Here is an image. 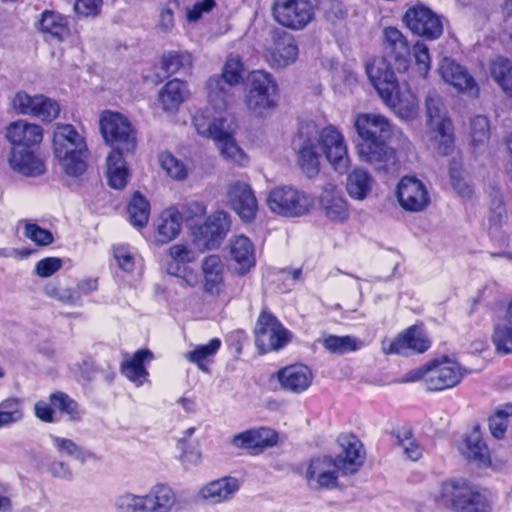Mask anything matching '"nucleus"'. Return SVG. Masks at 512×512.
Returning a JSON list of instances; mask_svg holds the SVG:
<instances>
[{
	"mask_svg": "<svg viewBox=\"0 0 512 512\" xmlns=\"http://www.w3.org/2000/svg\"><path fill=\"white\" fill-rule=\"evenodd\" d=\"M254 344L260 355L278 352L292 340V333L265 306L261 309L254 329Z\"/></svg>",
	"mask_w": 512,
	"mask_h": 512,
	"instance_id": "9b49d317",
	"label": "nucleus"
},
{
	"mask_svg": "<svg viewBox=\"0 0 512 512\" xmlns=\"http://www.w3.org/2000/svg\"><path fill=\"white\" fill-rule=\"evenodd\" d=\"M439 73L442 79L453 86L459 93L477 98L480 88L475 78L468 72L467 68L457 63L450 57H444L439 64Z\"/></svg>",
	"mask_w": 512,
	"mask_h": 512,
	"instance_id": "393cba45",
	"label": "nucleus"
},
{
	"mask_svg": "<svg viewBox=\"0 0 512 512\" xmlns=\"http://www.w3.org/2000/svg\"><path fill=\"white\" fill-rule=\"evenodd\" d=\"M40 30L50 34L58 41H63L70 35L67 17L52 10H44L40 18Z\"/></svg>",
	"mask_w": 512,
	"mask_h": 512,
	"instance_id": "ea45409f",
	"label": "nucleus"
},
{
	"mask_svg": "<svg viewBox=\"0 0 512 512\" xmlns=\"http://www.w3.org/2000/svg\"><path fill=\"white\" fill-rule=\"evenodd\" d=\"M323 346L333 354L343 355L360 350L363 342L350 335H329L323 340Z\"/></svg>",
	"mask_w": 512,
	"mask_h": 512,
	"instance_id": "49530a36",
	"label": "nucleus"
},
{
	"mask_svg": "<svg viewBox=\"0 0 512 512\" xmlns=\"http://www.w3.org/2000/svg\"><path fill=\"white\" fill-rule=\"evenodd\" d=\"M267 204L274 213L283 216L299 217L307 214L313 206V200L304 192L290 186L272 189Z\"/></svg>",
	"mask_w": 512,
	"mask_h": 512,
	"instance_id": "f3484780",
	"label": "nucleus"
},
{
	"mask_svg": "<svg viewBox=\"0 0 512 512\" xmlns=\"http://www.w3.org/2000/svg\"><path fill=\"white\" fill-rule=\"evenodd\" d=\"M492 343L499 354H512V299L508 302L503 319L493 327Z\"/></svg>",
	"mask_w": 512,
	"mask_h": 512,
	"instance_id": "e433bc0d",
	"label": "nucleus"
},
{
	"mask_svg": "<svg viewBox=\"0 0 512 512\" xmlns=\"http://www.w3.org/2000/svg\"><path fill=\"white\" fill-rule=\"evenodd\" d=\"M239 488L240 483L237 478L225 476L204 485L200 489L199 495L212 504H220L232 499Z\"/></svg>",
	"mask_w": 512,
	"mask_h": 512,
	"instance_id": "c85d7f7f",
	"label": "nucleus"
},
{
	"mask_svg": "<svg viewBox=\"0 0 512 512\" xmlns=\"http://www.w3.org/2000/svg\"><path fill=\"white\" fill-rule=\"evenodd\" d=\"M12 107L18 114L30 115L51 122L59 116V104L39 94L31 96L25 91L17 92L12 99Z\"/></svg>",
	"mask_w": 512,
	"mask_h": 512,
	"instance_id": "4be33fe9",
	"label": "nucleus"
},
{
	"mask_svg": "<svg viewBox=\"0 0 512 512\" xmlns=\"http://www.w3.org/2000/svg\"><path fill=\"white\" fill-rule=\"evenodd\" d=\"M481 301H482V293H479L476 297H474L471 300L470 309L468 311L469 315H473L477 311L478 305L481 303Z\"/></svg>",
	"mask_w": 512,
	"mask_h": 512,
	"instance_id": "774afa93",
	"label": "nucleus"
},
{
	"mask_svg": "<svg viewBox=\"0 0 512 512\" xmlns=\"http://www.w3.org/2000/svg\"><path fill=\"white\" fill-rule=\"evenodd\" d=\"M116 508L120 512H145L142 495L126 493L118 497Z\"/></svg>",
	"mask_w": 512,
	"mask_h": 512,
	"instance_id": "bf43d9fd",
	"label": "nucleus"
},
{
	"mask_svg": "<svg viewBox=\"0 0 512 512\" xmlns=\"http://www.w3.org/2000/svg\"><path fill=\"white\" fill-rule=\"evenodd\" d=\"M471 141L474 146L488 140L490 137L489 119L483 115L475 116L470 123Z\"/></svg>",
	"mask_w": 512,
	"mask_h": 512,
	"instance_id": "6e6d98bb",
	"label": "nucleus"
},
{
	"mask_svg": "<svg viewBox=\"0 0 512 512\" xmlns=\"http://www.w3.org/2000/svg\"><path fill=\"white\" fill-rule=\"evenodd\" d=\"M506 216V207L502 195L498 190L491 193L490 214L488 217L489 229L499 228Z\"/></svg>",
	"mask_w": 512,
	"mask_h": 512,
	"instance_id": "5fc2aeb1",
	"label": "nucleus"
},
{
	"mask_svg": "<svg viewBox=\"0 0 512 512\" xmlns=\"http://www.w3.org/2000/svg\"><path fill=\"white\" fill-rule=\"evenodd\" d=\"M62 267V260L57 257H46L36 263L35 272L39 277L48 278Z\"/></svg>",
	"mask_w": 512,
	"mask_h": 512,
	"instance_id": "e2e57ef3",
	"label": "nucleus"
},
{
	"mask_svg": "<svg viewBox=\"0 0 512 512\" xmlns=\"http://www.w3.org/2000/svg\"><path fill=\"white\" fill-rule=\"evenodd\" d=\"M160 166L169 177L174 180L182 181L187 178L188 170L185 164L177 159L171 152L164 151L158 157Z\"/></svg>",
	"mask_w": 512,
	"mask_h": 512,
	"instance_id": "8fccbe9b",
	"label": "nucleus"
},
{
	"mask_svg": "<svg viewBox=\"0 0 512 512\" xmlns=\"http://www.w3.org/2000/svg\"><path fill=\"white\" fill-rule=\"evenodd\" d=\"M25 236L39 246H47L54 241L52 232L36 223L26 224Z\"/></svg>",
	"mask_w": 512,
	"mask_h": 512,
	"instance_id": "13d9d810",
	"label": "nucleus"
},
{
	"mask_svg": "<svg viewBox=\"0 0 512 512\" xmlns=\"http://www.w3.org/2000/svg\"><path fill=\"white\" fill-rule=\"evenodd\" d=\"M52 148L67 175L78 177L87 169L88 148L85 138L72 124H57Z\"/></svg>",
	"mask_w": 512,
	"mask_h": 512,
	"instance_id": "6e6552de",
	"label": "nucleus"
},
{
	"mask_svg": "<svg viewBox=\"0 0 512 512\" xmlns=\"http://www.w3.org/2000/svg\"><path fill=\"white\" fill-rule=\"evenodd\" d=\"M142 498L145 512H171L178 502L176 492L164 483L154 485Z\"/></svg>",
	"mask_w": 512,
	"mask_h": 512,
	"instance_id": "cd10ccee",
	"label": "nucleus"
},
{
	"mask_svg": "<svg viewBox=\"0 0 512 512\" xmlns=\"http://www.w3.org/2000/svg\"><path fill=\"white\" fill-rule=\"evenodd\" d=\"M43 134L40 125L25 120H17L7 126L6 138L11 144L9 163L14 171L30 177L45 173V162L37 154Z\"/></svg>",
	"mask_w": 512,
	"mask_h": 512,
	"instance_id": "39448f33",
	"label": "nucleus"
},
{
	"mask_svg": "<svg viewBox=\"0 0 512 512\" xmlns=\"http://www.w3.org/2000/svg\"><path fill=\"white\" fill-rule=\"evenodd\" d=\"M230 256L236 263L238 274L245 275L256 264L254 245L244 235L235 236L230 242Z\"/></svg>",
	"mask_w": 512,
	"mask_h": 512,
	"instance_id": "2f4dec72",
	"label": "nucleus"
},
{
	"mask_svg": "<svg viewBox=\"0 0 512 512\" xmlns=\"http://www.w3.org/2000/svg\"><path fill=\"white\" fill-rule=\"evenodd\" d=\"M391 436L396 439V444L403 449V453L407 459L411 461H418L423 455V448L411 426H403L390 432Z\"/></svg>",
	"mask_w": 512,
	"mask_h": 512,
	"instance_id": "79ce46f5",
	"label": "nucleus"
},
{
	"mask_svg": "<svg viewBox=\"0 0 512 512\" xmlns=\"http://www.w3.org/2000/svg\"><path fill=\"white\" fill-rule=\"evenodd\" d=\"M113 257L121 270L128 273L133 272L135 259L128 247L124 245L114 246Z\"/></svg>",
	"mask_w": 512,
	"mask_h": 512,
	"instance_id": "680f3d73",
	"label": "nucleus"
},
{
	"mask_svg": "<svg viewBox=\"0 0 512 512\" xmlns=\"http://www.w3.org/2000/svg\"><path fill=\"white\" fill-rule=\"evenodd\" d=\"M192 66L193 56L186 50L167 51L160 57V68L169 76L180 71H189Z\"/></svg>",
	"mask_w": 512,
	"mask_h": 512,
	"instance_id": "a19ab883",
	"label": "nucleus"
},
{
	"mask_svg": "<svg viewBox=\"0 0 512 512\" xmlns=\"http://www.w3.org/2000/svg\"><path fill=\"white\" fill-rule=\"evenodd\" d=\"M174 25V14L172 9L165 7L161 10L160 26L164 31H169Z\"/></svg>",
	"mask_w": 512,
	"mask_h": 512,
	"instance_id": "338daca9",
	"label": "nucleus"
},
{
	"mask_svg": "<svg viewBox=\"0 0 512 512\" xmlns=\"http://www.w3.org/2000/svg\"><path fill=\"white\" fill-rule=\"evenodd\" d=\"M134 153H119L110 152L107 157V180L108 185L117 190H122L126 187L129 178L130 170L127 167L126 156L133 155Z\"/></svg>",
	"mask_w": 512,
	"mask_h": 512,
	"instance_id": "c9c22d12",
	"label": "nucleus"
},
{
	"mask_svg": "<svg viewBox=\"0 0 512 512\" xmlns=\"http://www.w3.org/2000/svg\"><path fill=\"white\" fill-rule=\"evenodd\" d=\"M436 507L447 512H492L490 491L464 477L442 481L433 496Z\"/></svg>",
	"mask_w": 512,
	"mask_h": 512,
	"instance_id": "423d86ee",
	"label": "nucleus"
},
{
	"mask_svg": "<svg viewBox=\"0 0 512 512\" xmlns=\"http://www.w3.org/2000/svg\"><path fill=\"white\" fill-rule=\"evenodd\" d=\"M340 452L312 457L304 478L310 488L333 490L339 486V475L350 476L359 472L365 463L366 450L362 441L353 433H341L336 440Z\"/></svg>",
	"mask_w": 512,
	"mask_h": 512,
	"instance_id": "f03ea898",
	"label": "nucleus"
},
{
	"mask_svg": "<svg viewBox=\"0 0 512 512\" xmlns=\"http://www.w3.org/2000/svg\"><path fill=\"white\" fill-rule=\"evenodd\" d=\"M383 56L374 57L366 65V74L383 102L402 118H409L415 112V105L399 97V83L394 69L406 72L413 55L419 74L426 78L431 69L428 46L417 40L411 50L407 37L396 27L388 26L382 33Z\"/></svg>",
	"mask_w": 512,
	"mask_h": 512,
	"instance_id": "f257e3e1",
	"label": "nucleus"
},
{
	"mask_svg": "<svg viewBox=\"0 0 512 512\" xmlns=\"http://www.w3.org/2000/svg\"><path fill=\"white\" fill-rule=\"evenodd\" d=\"M320 204L330 221L344 223L348 220L350 215L348 203L334 185H328L323 189Z\"/></svg>",
	"mask_w": 512,
	"mask_h": 512,
	"instance_id": "c756f323",
	"label": "nucleus"
},
{
	"mask_svg": "<svg viewBox=\"0 0 512 512\" xmlns=\"http://www.w3.org/2000/svg\"><path fill=\"white\" fill-rule=\"evenodd\" d=\"M231 226L228 213L223 210L215 211L199 225L192 227V235L205 249L218 248L226 238Z\"/></svg>",
	"mask_w": 512,
	"mask_h": 512,
	"instance_id": "412c9836",
	"label": "nucleus"
},
{
	"mask_svg": "<svg viewBox=\"0 0 512 512\" xmlns=\"http://www.w3.org/2000/svg\"><path fill=\"white\" fill-rule=\"evenodd\" d=\"M354 127L359 137L356 148L361 161L385 172L397 167L396 150L389 146L392 124L387 117L360 113L355 117Z\"/></svg>",
	"mask_w": 512,
	"mask_h": 512,
	"instance_id": "20e7f679",
	"label": "nucleus"
},
{
	"mask_svg": "<svg viewBox=\"0 0 512 512\" xmlns=\"http://www.w3.org/2000/svg\"><path fill=\"white\" fill-rule=\"evenodd\" d=\"M270 12L277 25L294 32L304 30L316 14L312 0H272Z\"/></svg>",
	"mask_w": 512,
	"mask_h": 512,
	"instance_id": "2eb2a0df",
	"label": "nucleus"
},
{
	"mask_svg": "<svg viewBox=\"0 0 512 512\" xmlns=\"http://www.w3.org/2000/svg\"><path fill=\"white\" fill-rule=\"evenodd\" d=\"M271 379L277 380L281 390L299 395L312 386L314 373L307 364L296 362L279 368Z\"/></svg>",
	"mask_w": 512,
	"mask_h": 512,
	"instance_id": "5701e85b",
	"label": "nucleus"
},
{
	"mask_svg": "<svg viewBox=\"0 0 512 512\" xmlns=\"http://www.w3.org/2000/svg\"><path fill=\"white\" fill-rule=\"evenodd\" d=\"M278 96V85L270 73L256 70L249 74L245 100L249 110L265 116L278 106Z\"/></svg>",
	"mask_w": 512,
	"mask_h": 512,
	"instance_id": "4468645a",
	"label": "nucleus"
},
{
	"mask_svg": "<svg viewBox=\"0 0 512 512\" xmlns=\"http://www.w3.org/2000/svg\"><path fill=\"white\" fill-rule=\"evenodd\" d=\"M431 346L432 341L422 322L403 329L393 339H384L381 342V349L385 355L423 354Z\"/></svg>",
	"mask_w": 512,
	"mask_h": 512,
	"instance_id": "dca6fc26",
	"label": "nucleus"
},
{
	"mask_svg": "<svg viewBox=\"0 0 512 512\" xmlns=\"http://www.w3.org/2000/svg\"><path fill=\"white\" fill-rule=\"evenodd\" d=\"M489 73L503 94L512 99V60L503 56L496 57L489 64Z\"/></svg>",
	"mask_w": 512,
	"mask_h": 512,
	"instance_id": "4c0bfd02",
	"label": "nucleus"
},
{
	"mask_svg": "<svg viewBox=\"0 0 512 512\" xmlns=\"http://www.w3.org/2000/svg\"><path fill=\"white\" fill-rule=\"evenodd\" d=\"M511 416L512 403H506L489 418V429L495 438L502 439L505 436L508 427L507 419Z\"/></svg>",
	"mask_w": 512,
	"mask_h": 512,
	"instance_id": "603ef678",
	"label": "nucleus"
},
{
	"mask_svg": "<svg viewBox=\"0 0 512 512\" xmlns=\"http://www.w3.org/2000/svg\"><path fill=\"white\" fill-rule=\"evenodd\" d=\"M54 445L59 451L65 452L69 456H74L81 461H85L87 458L94 456L92 452L83 450L74 441L68 438L56 437L54 439Z\"/></svg>",
	"mask_w": 512,
	"mask_h": 512,
	"instance_id": "4d7b16f0",
	"label": "nucleus"
},
{
	"mask_svg": "<svg viewBox=\"0 0 512 512\" xmlns=\"http://www.w3.org/2000/svg\"><path fill=\"white\" fill-rule=\"evenodd\" d=\"M102 0H76L74 10L82 16H95L100 12Z\"/></svg>",
	"mask_w": 512,
	"mask_h": 512,
	"instance_id": "69168bd1",
	"label": "nucleus"
},
{
	"mask_svg": "<svg viewBox=\"0 0 512 512\" xmlns=\"http://www.w3.org/2000/svg\"><path fill=\"white\" fill-rule=\"evenodd\" d=\"M465 369L447 355L433 358L424 364L406 372L402 383L421 381L424 389L430 393L443 392L458 386L464 378Z\"/></svg>",
	"mask_w": 512,
	"mask_h": 512,
	"instance_id": "0eeeda50",
	"label": "nucleus"
},
{
	"mask_svg": "<svg viewBox=\"0 0 512 512\" xmlns=\"http://www.w3.org/2000/svg\"><path fill=\"white\" fill-rule=\"evenodd\" d=\"M298 57V46L292 35L281 31L274 38V47L270 51L272 66L284 68L296 61Z\"/></svg>",
	"mask_w": 512,
	"mask_h": 512,
	"instance_id": "7c9ffc66",
	"label": "nucleus"
},
{
	"mask_svg": "<svg viewBox=\"0 0 512 512\" xmlns=\"http://www.w3.org/2000/svg\"><path fill=\"white\" fill-rule=\"evenodd\" d=\"M244 65L239 56L229 57L219 75H212L206 83L207 98L215 110H226L232 99V87L243 80Z\"/></svg>",
	"mask_w": 512,
	"mask_h": 512,
	"instance_id": "f8f14e48",
	"label": "nucleus"
},
{
	"mask_svg": "<svg viewBox=\"0 0 512 512\" xmlns=\"http://www.w3.org/2000/svg\"><path fill=\"white\" fill-rule=\"evenodd\" d=\"M439 102V99L428 96L425 105L429 123L435 126V130L440 137L438 151L442 155L447 156L454 150L453 124L450 118L440 116Z\"/></svg>",
	"mask_w": 512,
	"mask_h": 512,
	"instance_id": "bb28decb",
	"label": "nucleus"
},
{
	"mask_svg": "<svg viewBox=\"0 0 512 512\" xmlns=\"http://www.w3.org/2000/svg\"><path fill=\"white\" fill-rule=\"evenodd\" d=\"M278 442L279 433L267 426L249 428L235 434L230 440L235 449L249 456H259L266 450L275 447Z\"/></svg>",
	"mask_w": 512,
	"mask_h": 512,
	"instance_id": "a211bd4d",
	"label": "nucleus"
},
{
	"mask_svg": "<svg viewBox=\"0 0 512 512\" xmlns=\"http://www.w3.org/2000/svg\"><path fill=\"white\" fill-rule=\"evenodd\" d=\"M464 456L474 462L478 467L487 468L491 466L492 459L490 450L483 440L479 425H475L472 431L465 437Z\"/></svg>",
	"mask_w": 512,
	"mask_h": 512,
	"instance_id": "473e14b6",
	"label": "nucleus"
},
{
	"mask_svg": "<svg viewBox=\"0 0 512 512\" xmlns=\"http://www.w3.org/2000/svg\"><path fill=\"white\" fill-rule=\"evenodd\" d=\"M24 416L23 402L17 397H9L0 402V428L17 423Z\"/></svg>",
	"mask_w": 512,
	"mask_h": 512,
	"instance_id": "de8ad7c7",
	"label": "nucleus"
},
{
	"mask_svg": "<svg viewBox=\"0 0 512 512\" xmlns=\"http://www.w3.org/2000/svg\"><path fill=\"white\" fill-rule=\"evenodd\" d=\"M176 277L191 287H200L203 294L219 297L226 290V265L219 254L205 256L200 264V272L189 266H177Z\"/></svg>",
	"mask_w": 512,
	"mask_h": 512,
	"instance_id": "1a4fd4ad",
	"label": "nucleus"
},
{
	"mask_svg": "<svg viewBox=\"0 0 512 512\" xmlns=\"http://www.w3.org/2000/svg\"><path fill=\"white\" fill-rule=\"evenodd\" d=\"M462 171L460 168L456 166H450L449 168V176L451 180V184L453 188L457 191V193L463 198H469L473 194V189L469 184H467L462 176Z\"/></svg>",
	"mask_w": 512,
	"mask_h": 512,
	"instance_id": "0e129e2a",
	"label": "nucleus"
},
{
	"mask_svg": "<svg viewBox=\"0 0 512 512\" xmlns=\"http://www.w3.org/2000/svg\"><path fill=\"white\" fill-rule=\"evenodd\" d=\"M169 255L175 263L169 264V273H177V266H188L187 264L195 260L194 253L184 244H174L169 248Z\"/></svg>",
	"mask_w": 512,
	"mask_h": 512,
	"instance_id": "864d4df0",
	"label": "nucleus"
},
{
	"mask_svg": "<svg viewBox=\"0 0 512 512\" xmlns=\"http://www.w3.org/2000/svg\"><path fill=\"white\" fill-rule=\"evenodd\" d=\"M373 179L371 175L362 168L354 169L347 178V192L353 199L363 200L370 193Z\"/></svg>",
	"mask_w": 512,
	"mask_h": 512,
	"instance_id": "c03bdc74",
	"label": "nucleus"
},
{
	"mask_svg": "<svg viewBox=\"0 0 512 512\" xmlns=\"http://www.w3.org/2000/svg\"><path fill=\"white\" fill-rule=\"evenodd\" d=\"M188 96L189 90L187 83L178 78H174L166 82L161 88L158 100L164 111L176 112Z\"/></svg>",
	"mask_w": 512,
	"mask_h": 512,
	"instance_id": "72a5a7b5",
	"label": "nucleus"
},
{
	"mask_svg": "<svg viewBox=\"0 0 512 512\" xmlns=\"http://www.w3.org/2000/svg\"><path fill=\"white\" fill-rule=\"evenodd\" d=\"M227 198L232 210L245 223H251L258 213V201L251 186L244 181H234L227 187Z\"/></svg>",
	"mask_w": 512,
	"mask_h": 512,
	"instance_id": "b1692460",
	"label": "nucleus"
},
{
	"mask_svg": "<svg viewBox=\"0 0 512 512\" xmlns=\"http://www.w3.org/2000/svg\"><path fill=\"white\" fill-rule=\"evenodd\" d=\"M222 345L219 338H212L207 344L197 345L193 350L186 353V359L195 364L201 371L208 372V361L212 360Z\"/></svg>",
	"mask_w": 512,
	"mask_h": 512,
	"instance_id": "37998d69",
	"label": "nucleus"
},
{
	"mask_svg": "<svg viewBox=\"0 0 512 512\" xmlns=\"http://www.w3.org/2000/svg\"><path fill=\"white\" fill-rule=\"evenodd\" d=\"M207 213L206 205L198 200L185 202L178 210L179 220L185 222L192 231V227L198 225L197 221L203 219Z\"/></svg>",
	"mask_w": 512,
	"mask_h": 512,
	"instance_id": "09e8293b",
	"label": "nucleus"
},
{
	"mask_svg": "<svg viewBox=\"0 0 512 512\" xmlns=\"http://www.w3.org/2000/svg\"><path fill=\"white\" fill-rule=\"evenodd\" d=\"M403 23L413 35L426 40H436L443 33L440 17L423 4L409 7L403 15Z\"/></svg>",
	"mask_w": 512,
	"mask_h": 512,
	"instance_id": "6ab92c4d",
	"label": "nucleus"
},
{
	"mask_svg": "<svg viewBox=\"0 0 512 512\" xmlns=\"http://www.w3.org/2000/svg\"><path fill=\"white\" fill-rule=\"evenodd\" d=\"M216 5L215 0H194L191 6L184 7L189 22L198 21L204 13L210 12Z\"/></svg>",
	"mask_w": 512,
	"mask_h": 512,
	"instance_id": "052dcab7",
	"label": "nucleus"
},
{
	"mask_svg": "<svg viewBox=\"0 0 512 512\" xmlns=\"http://www.w3.org/2000/svg\"><path fill=\"white\" fill-rule=\"evenodd\" d=\"M100 131L111 152L135 153L137 131L130 120L120 112L104 110L99 120Z\"/></svg>",
	"mask_w": 512,
	"mask_h": 512,
	"instance_id": "9d476101",
	"label": "nucleus"
},
{
	"mask_svg": "<svg viewBox=\"0 0 512 512\" xmlns=\"http://www.w3.org/2000/svg\"><path fill=\"white\" fill-rule=\"evenodd\" d=\"M297 164L308 176L313 177L320 170V154L317 152V145L322 153L340 173L347 172L349 168V157L347 145L341 131L334 125H327L318 132V138L310 134L309 127L301 128L295 139Z\"/></svg>",
	"mask_w": 512,
	"mask_h": 512,
	"instance_id": "7ed1b4c3",
	"label": "nucleus"
},
{
	"mask_svg": "<svg viewBox=\"0 0 512 512\" xmlns=\"http://www.w3.org/2000/svg\"><path fill=\"white\" fill-rule=\"evenodd\" d=\"M58 411L70 422H79L82 419L80 406L67 393L54 391L49 395V402L40 400L35 403V416L45 423L55 422V413Z\"/></svg>",
	"mask_w": 512,
	"mask_h": 512,
	"instance_id": "aec40b11",
	"label": "nucleus"
},
{
	"mask_svg": "<svg viewBox=\"0 0 512 512\" xmlns=\"http://www.w3.org/2000/svg\"><path fill=\"white\" fill-rule=\"evenodd\" d=\"M181 224L177 209L170 208L163 211L156 228L157 242L167 244L174 240L181 231Z\"/></svg>",
	"mask_w": 512,
	"mask_h": 512,
	"instance_id": "58836bf2",
	"label": "nucleus"
},
{
	"mask_svg": "<svg viewBox=\"0 0 512 512\" xmlns=\"http://www.w3.org/2000/svg\"><path fill=\"white\" fill-rule=\"evenodd\" d=\"M153 354L148 349L137 350L129 360L123 361L120 365V372L129 381L137 386L142 385L149 375L145 367V361H150Z\"/></svg>",
	"mask_w": 512,
	"mask_h": 512,
	"instance_id": "f704fd0d",
	"label": "nucleus"
},
{
	"mask_svg": "<svg viewBox=\"0 0 512 512\" xmlns=\"http://www.w3.org/2000/svg\"><path fill=\"white\" fill-rule=\"evenodd\" d=\"M226 122L225 117L211 118L202 111L196 112L193 116V125L199 135L213 139L225 158L241 163L246 156L237 145L232 132L226 126Z\"/></svg>",
	"mask_w": 512,
	"mask_h": 512,
	"instance_id": "ddd939ff",
	"label": "nucleus"
},
{
	"mask_svg": "<svg viewBox=\"0 0 512 512\" xmlns=\"http://www.w3.org/2000/svg\"><path fill=\"white\" fill-rule=\"evenodd\" d=\"M127 213L134 227L144 228L149 221L150 203L139 191H135L127 205Z\"/></svg>",
	"mask_w": 512,
	"mask_h": 512,
	"instance_id": "a18cd8bd",
	"label": "nucleus"
},
{
	"mask_svg": "<svg viewBox=\"0 0 512 512\" xmlns=\"http://www.w3.org/2000/svg\"><path fill=\"white\" fill-rule=\"evenodd\" d=\"M43 291L46 296L68 305H76L81 298L77 289L62 287L59 282L47 283Z\"/></svg>",
	"mask_w": 512,
	"mask_h": 512,
	"instance_id": "3c124183",
	"label": "nucleus"
},
{
	"mask_svg": "<svg viewBox=\"0 0 512 512\" xmlns=\"http://www.w3.org/2000/svg\"><path fill=\"white\" fill-rule=\"evenodd\" d=\"M396 195L406 211H422L430 204L428 190L416 176H403L397 185Z\"/></svg>",
	"mask_w": 512,
	"mask_h": 512,
	"instance_id": "a878e982",
	"label": "nucleus"
}]
</instances>
